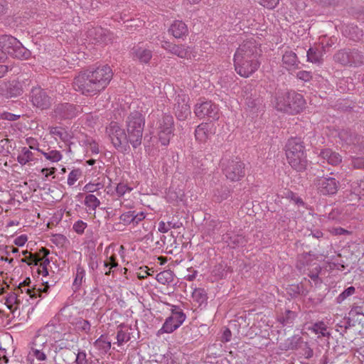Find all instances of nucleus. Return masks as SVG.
<instances>
[{
	"mask_svg": "<svg viewBox=\"0 0 364 364\" xmlns=\"http://www.w3.org/2000/svg\"><path fill=\"white\" fill-rule=\"evenodd\" d=\"M113 76L107 65L90 68L77 75L73 80L75 90L85 95H93L104 90Z\"/></svg>",
	"mask_w": 364,
	"mask_h": 364,
	"instance_id": "1",
	"label": "nucleus"
},
{
	"mask_svg": "<svg viewBox=\"0 0 364 364\" xmlns=\"http://www.w3.org/2000/svg\"><path fill=\"white\" fill-rule=\"evenodd\" d=\"M261 50L254 41H247L240 45L234 55L236 73L243 77H248L256 72L260 63L258 60Z\"/></svg>",
	"mask_w": 364,
	"mask_h": 364,
	"instance_id": "2",
	"label": "nucleus"
},
{
	"mask_svg": "<svg viewBox=\"0 0 364 364\" xmlns=\"http://www.w3.org/2000/svg\"><path fill=\"white\" fill-rule=\"evenodd\" d=\"M286 156L289 165L297 171H304L308 164L305 146L301 138H291L286 144Z\"/></svg>",
	"mask_w": 364,
	"mask_h": 364,
	"instance_id": "3",
	"label": "nucleus"
},
{
	"mask_svg": "<svg viewBox=\"0 0 364 364\" xmlns=\"http://www.w3.org/2000/svg\"><path fill=\"white\" fill-rule=\"evenodd\" d=\"M274 105L278 111L294 114L302 111L305 100L302 95L291 90L278 94L275 97Z\"/></svg>",
	"mask_w": 364,
	"mask_h": 364,
	"instance_id": "4",
	"label": "nucleus"
},
{
	"mask_svg": "<svg viewBox=\"0 0 364 364\" xmlns=\"http://www.w3.org/2000/svg\"><path fill=\"white\" fill-rule=\"evenodd\" d=\"M145 119L142 114L135 111L127 117L126 120V134L128 141L134 149L141 144Z\"/></svg>",
	"mask_w": 364,
	"mask_h": 364,
	"instance_id": "5",
	"label": "nucleus"
},
{
	"mask_svg": "<svg viewBox=\"0 0 364 364\" xmlns=\"http://www.w3.org/2000/svg\"><path fill=\"white\" fill-rule=\"evenodd\" d=\"M33 80L27 74L17 79L4 82L0 85V95L9 99L21 95L32 85Z\"/></svg>",
	"mask_w": 364,
	"mask_h": 364,
	"instance_id": "6",
	"label": "nucleus"
},
{
	"mask_svg": "<svg viewBox=\"0 0 364 364\" xmlns=\"http://www.w3.org/2000/svg\"><path fill=\"white\" fill-rule=\"evenodd\" d=\"M335 63L349 68H358L364 65V50L343 48L333 55Z\"/></svg>",
	"mask_w": 364,
	"mask_h": 364,
	"instance_id": "7",
	"label": "nucleus"
},
{
	"mask_svg": "<svg viewBox=\"0 0 364 364\" xmlns=\"http://www.w3.org/2000/svg\"><path fill=\"white\" fill-rule=\"evenodd\" d=\"M0 47L4 52L20 60L28 59L31 51L25 48L21 42L11 36L4 35L0 37Z\"/></svg>",
	"mask_w": 364,
	"mask_h": 364,
	"instance_id": "8",
	"label": "nucleus"
},
{
	"mask_svg": "<svg viewBox=\"0 0 364 364\" xmlns=\"http://www.w3.org/2000/svg\"><path fill=\"white\" fill-rule=\"evenodd\" d=\"M107 133L113 146L119 151L127 153L129 150V141L124 129H122L117 122H111L107 127Z\"/></svg>",
	"mask_w": 364,
	"mask_h": 364,
	"instance_id": "9",
	"label": "nucleus"
},
{
	"mask_svg": "<svg viewBox=\"0 0 364 364\" xmlns=\"http://www.w3.org/2000/svg\"><path fill=\"white\" fill-rule=\"evenodd\" d=\"M222 166L224 174L231 181H239L245 176V164L237 157L224 160Z\"/></svg>",
	"mask_w": 364,
	"mask_h": 364,
	"instance_id": "10",
	"label": "nucleus"
},
{
	"mask_svg": "<svg viewBox=\"0 0 364 364\" xmlns=\"http://www.w3.org/2000/svg\"><path fill=\"white\" fill-rule=\"evenodd\" d=\"M80 106L69 102L59 103L55 106L53 117L57 119H73L81 112Z\"/></svg>",
	"mask_w": 364,
	"mask_h": 364,
	"instance_id": "11",
	"label": "nucleus"
},
{
	"mask_svg": "<svg viewBox=\"0 0 364 364\" xmlns=\"http://www.w3.org/2000/svg\"><path fill=\"white\" fill-rule=\"evenodd\" d=\"M29 98L32 105L41 109H47L52 105L51 97L47 92L41 87H33L31 88Z\"/></svg>",
	"mask_w": 364,
	"mask_h": 364,
	"instance_id": "12",
	"label": "nucleus"
},
{
	"mask_svg": "<svg viewBox=\"0 0 364 364\" xmlns=\"http://www.w3.org/2000/svg\"><path fill=\"white\" fill-rule=\"evenodd\" d=\"M194 112L199 118L206 117L210 121L219 119V109L218 106L211 101H205L196 104Z\"/></svg>",
	"mask_w": 364,
	"mask_h": 364,
	"instance_id": "13",
	"label": "nucleus"
},
{
	"mask_svg": "<svg viewBox=\"0 0 364 364\" xmlns=\"http://www.w3.org/2000/svg\"><path fill=\"white\" fill-rule=\"evenodd\" d=\"M55 324L49 322L44 327L40 328L33 339L31 349L45 350L48 346L49 334L55 331Z\"/></svg>",
	"mask_w": 364,
	"mask_h": 364,
	"instance_id": "14",
	"label": "nucleus"
},
{
	"mask_svg": "<svg viewBox=\"0 0 364 364\" xmlns=\"http://www.w3.org/2000/svg\"><path fill=\"white\" fill-rule=\"evenodd\" d=\"M339 182L334 178H319L316 179V185L318 192L322 195H334L337 193Z\"/></svg>",
	"mask_w": 364,
	"mask_h": 364,
	"instance_id": "15",
	"label": "nucleus"
},
{
	"mask_svg": "<svg viewBox=\"0 0 364 364\" xmlns=\"http://www.w3.org/2000/svg\"><path fill=\"white\" fill-rule=\"evenodd\" d=\"M173 110L176 118L183 121L190 115L191 108L188 103V97L185 95H178L175 99Z\"/></svg>",
	"mask_w": 364,
	"mask_h": 364,
	"instance_id": "16",
	"label": "nucleus"
},
{
	"mask_svg": "<svg viewBox=\"0 0 364 364\" xmlns=\"http://www.w3.org/2000/svg\"><path fill=\"white\" fill-rule=\"evenodd\" d=\"M174 316H168L159 332L170 333L176 330L185 321L186 316L184 313H174Z\"/></svg>",
	"mask_w": 364,
	"mask_h": 364,
	"instance_id": "17",
	"label": "nucleus"
},
{
	"mask_svg": "<svg viewBox=\"0 0 364 364\" xmlns=\"http://www.w3.org/2000/svg\"><path fill=\"white\" fill-rule=\"evenodd\" d=\"M161 48L173 55L181 58H187L191 53V49L184 45H176L166 40L161 41Z\"/></svg>",
	"mask_w": 364,
	"mask_h": 364,
	"instance_id": "18",
	"label": "nucleus"
},
{
	"mask_svg": "<svg viewBox=\"0 0 364 364\" xmlns=\"http://www.w3.org/2000/svg\"><path fill=\"white\" fill-rule=\"evenodd\" d=\"M88 36L97 43L107 44L112 41L113 33L102 27H95L88 30Z\"/></svg>",
	"mask_w": 364,
	"mask_h": 364,
	"instance_id": "19",
	"label": "nucleus"
},
{
	"mask_svg": "<svg viewBox=\"0 0 364 364\" xmlns=\"http://www.w3.org/2000/svg\"><path fill=\"white\" fill-rule=\"evenodd\" d=\"M131 55L134 60H138L143 63H148L152 58V50L139 43L133 47Z\"/></svg>",
	"mask_w": 364,
	"mask_h": 364,
	"instance_id": "20",
	"label": "nucleus"
},
{
	"mask_svg": "<svg viewBox=\"0 0 364 364\" xmlns=\"http://www.w3.org/2000/svg\"><path fill=\"white\" fill-rule=\"evenodd\" d=\"M222 240L231 248L244 246L247 242L244 236L233 232H226L223 235Z\"/></svg>",
	"mask_w": 364,
	"mask_h": 364,
	"instance_id": "21",
	"label": "nucleus"
},
{
	"mask_svg": "<svg viewBox=\"0 0 364 364\" xmlns=\"http://www.w3.org/2000/svg\"><path fill=\"white\" fill-rule=\"evenodd\" d=\"M145 218V214L143 212L136 213L135 210H129L122 214L119 217L121 221L126 225L133 224L137 225Z\"/></svg>",
	"mask_w": 364,
	"mask_h": 364,
	"instance_id": "22",
	"label": "nucleus"
},
{
	"mask_svg": "<svg viewBox=\"0 0 364 364\" xmlns=\"http://www.w3.org/2000/svg\"><path fill=\"white\" fill-rule=\"evenodd\" d=\"M343 33L345 36L354 41H362L364 36L363 28H359L357 25L354 24H348L344 26Z\"/></svg>",
	"mask_w": 364,
	"mask_h": 364,
	"instance_id": "23",
	"label": "nucleus"
},
{
	"mask_svg": "<svg viewBox=\"0 0 364 364\" xmlns=\"http://www.w3.org/2000/svg\"><path fill=\"white\" fill-rule=\"evenodd\" d=\"M213 125L210 123H202L199 124L195 130L196 139L200 142H205L211 135L213 132Z\"/></svg>",
	"mask_w": 364,
	"mask_h": 364,
	"instance_id": "24",
	"label": "nucleus"
},
{
	"mask_svg": "<svg viewBox=\"0 0 364 364\" xmlns=\"http://www.w3.org/2000/svg\"><path fill=\"white\" fill-rule=\"evenodd\" d=\"M168 32L176 38H182L188 33L186 24L182 21H175L170 26Z\"/></svg>",
	"mask_w": 364,
	"mask_h": 364,
	"instance_id": "25",
	"label": "nucleus"
},
{
	"mask_svg": "<svg viewBox=\"0 0 364 364\" xmlns=\"http://www.w3.org/2000/svg\"><path fill=\"white\" fill-rule=\"evenodd\" d=\"M349 201H358L360 199V196L364 195V181H357L350 184V190Z\"/></svg>",
	"mask_w": 364,
	"mask_h": 364,
	"instance_id": "26",
	"label": "nucleus"
},
{
	"mask_svg": "<svg viewBox=\"0 0 364 364\" xmlns=\"http://www.w3.org/2000/svg\"><path fill=\"white\" fill-rule=\"evenodd\" d=\"M72 355L75 356L76 364H100L99 359L91 353L87 354L84 350H79L77 354L73 353Z\"/></svg>",
	"mask_w": 364,
	"mask_h": 364,
	"instance_id": "27",
	"label": "nucleus"
},
{
	"mask_svg": "<svg viewBox=\"0 0 364 364\" xmlns=\"http://www.w3.org/2000/svg\"><path fill=\"white\" fill-rule=\"evenodd\" d=\"M320 156L326 160L328 164L333 165V166H337L342 161L341 156L335 151H333L330 149H326L321 151Z\"/></svg>",
	"mask_w": 364,
	"mask_h": 364,
	"instance_id": "28",
	"label": "nucleus"
},
{
	"mask_svg": "<svg viewBox=\"0 0 364 364\" xmlns=\"http://www.w3.org/2000/svg\"><path fill=\"white\" fill-rule=\"evenodd\" d=\"M282 62L289 69L296 68L299 63L296 53L291 50L285 52L282 57Z\"/></svg>",
	"mask_w": 364,
	"mask_h": 364,
	"instance_id": "29",
	"label": "nucleus"
},
{
	"mask_svg": "<svg viewBox=\"0 0 364 364\" xmlns=\"http://www.w3.org/2000/svg\"><path fill=\"white\" fill-rule=\"evenodd\" d=\"M232 272V269L230 267H228L226 264L220 263L214 267L212 274L218 279H223L228 276V273Z\"/></svg>",
	"mask_w": 364,
	"mask_h": 364,
	"instance_id": "30",
	"label": "nucleus"
},
{
	"mask_svg": "<svg viewBox=\"0 0 364 364\" xmlns=\"http://www.w3.org/2000/svg\"><path fill=\"white\" fill-rule=\"evenodd\" d=\"M287 291L292 298L297 297L299 295L306 296L309 292V291L304 287V285L301 283L288 285L287 287Z\"/></svg>",
	"mask_w": 364,
	"mask_h": 364,
	"instance_id": "31",
	"label": "nucleus"
},
{
	"mask_svg": "<svg viewBox=\"0 0 364 364\" xmlns=\"http://www.w3.org/2000/svg\"><path fill=\"white\" fill-rule=\"evenodd\" d=\"M34 160L33 153L26 147H22L20 153L17 156V161L21 165L24 166L27 163Z\"/></svg>",
	"mask_w": 364,
	"mask_h": 364,
	"instance_id": "32",
	"label": "nucleus"
},
{
	"mask_svg": "<svg viewBox=\"0 0 364 364\" xmlns=\"http://www.w3.org/2000/svg\"><path fill=\"white\" fill-rule=\"evenodd\" d=\"M230 196V191L228 187L221 186L214 190L213 199L215 202L221 203Z\"/></svg>",
	"mask_w": 364,
	"mask_h": 364,
	"instance_id": "33",
	"label": "nucleus"
},
{
	"mask_svg": "<svg viewBox=\"0 0 364 364\" xmlns=\"http://www.w3.org/2000/svg\"><path fill=\"white\" fill-rule=\"evenodd\" d=\"M158 129H166L173 132L174 123L173 117L171 114H164L159 122Z\"/></svg>",
	"mask_w": 364,
	"mask_h": 364,
	"instance_id": "34",
	"label": "nucleus"
},
{
	"mask_svg": "<svg viewBox=\"0 0 364 364\" xmlns=\"http://www.w3.org/2000/svg\"><path fill=\"white\" fill-rule=\"evenodd\" d=\"M302 343V338L299 336H293L288 338L284 343V349L288 350H296L300 347Z\"/></svg>",
	"mask_w": 364,
	"mask_h": 364,
	"instance_id": "35",
	"label": "nucleus"
},
{
	"mask_svg": "<svg viewBox=\"0 0 364 364\" xmlns=\"http://www.w3.org/2000/svg\"><path fill=\"white\" fill-rule=\"evenodd\" d=\"M124 328H127L124 324H121L118 326L117 340L119 346L130 340V333L127 332L128 329L124 330Z\"/></svg>",
	"mask_w": 364,
	"mask_h": 364,
	"instance_id": "36",
	"label": "nucleus"
},
{
	"mask_svg": "<svg viewBox=\"0 0 364 364\" xmlns=\"http://www.w3.org/2000/svg\"><path fill=\"white\" fill-rule=\"evenodd\" d=\"M192 297L194 301L197 302L200 306L206 302L208 299L207 294L203 289H196L193 294Z\"/></svg>",
	"mask_w": 364,
	"mask_h": 364,
	"instance_id": "37",
	"label": "nucleus"
},
{
	"mask_svg": "<svg viewBox=\"0 0 364 364\" xmlns=\"http://www.w3.org/2000/svg\"><path fill=\"white\" fill-rule=\"evenodd\" d=\"M307 59L308 61L314 63H321L322 62V54L316 48H311L307 51Z\"/></svg>",
	"mask_w": 364,
	"mask_h": 364,
	"instance_id": "38",
	"label": "nucleus"
},
{
	"mask_svg": "<svg viewBox=\"0 0 364 364\" xmlns=\"http://www.w3.org/2000/svg\"><path fill=\"white\" fill-rule=\"evenodd\" d=\"M75 329L78 332L89 333L91 329L90 323L82 318H78L75 323Z\"/></svg>",
	"mask_w": 364,
	"mask_h": 364,
	"instance_id": "39",
	"label": "nucleus"
},
{
	"mask_svg": "<svg viewBox=\"0 0 364 364\" xmlns=\"http://www.w3.org/2000/svg\"><path fill=\"white\" fill-rule=\"evenodd\" d=\"M84 203L92 210H95L96 208L100 205V201L95 196L92 194H88L85 198Z\"/></svg>",
	"mask_w": 364,
	"mask_h": 364,
	"instance_id": "40",
	"label": "nucleus"
},
{
	"mask_svg": "<svg viewBox=\"0 0 364 364\" xmlns=\"http://www.w3.org/2000/svg\"><path fill=\"white\" fill-rule=\"evenodd\" d=\"M296 316V312L290 310H286L285 313L278 318V321L283 325H288L293 323Z\"/></svg>",
	"mask_w": 364,
	"mask_h": 364,
	"instance_id": "41",
	"label": "nucleus"
},
{
	"mask_svg": "<svg viewBox=\"0 0 364 364\" xmlns=\"http://www.w3.org/2000/svg\"><path fill=\"white\" fill-rule=\"evenodd\" d=\"M158 135L161 144L166 146L169 144L171 136H173V132L166 129H159Z\"/></svg>",
	"mask_w": 364,
	"mask_h": 364,
	"instance_id": "42",
	"label": "nucleus"
},
{
	"mask_svg": "<svg viewBox=\"0 0 364 364\" xmlns=\"http://www.w3.org/2000/svg\"><path fill=\"white\" fill-rule=\"evenodd\" d=\"M182 226L181 223L168 221L167 223L161 221L159 224V231L163 233L167 232L171 228H179Z\"/></svg>",
	"mask_w": 364,
	"mask_h": 364,
	"instance_id": "43",
	"label": "nucleus"
},
{
	"mask_svg": "<svg viewBox=\"0 0 364 364\" xmlns=\"http://www.w3.org/2000/svg\"><path fill=\"white\" fill-rule=\"evenodd\" d=\"M21 262L26 263L28 265L37 266L40 262V253H29V255L22 258Z\"/></svg>",
	"mask_w": 364,
	"mask_h": 364,
	"instance_id": "44",
	"label": "nucleus"
},
{
	"mask_svg": "<svg viewBox=\"0 0 364 364\" xmlns=\"http://www.w3.org/2000/svg\"><path fill=\"white\" fill-rule=\"evenodd\" d=\"M43 284L45 285V287L43 289H27L26 294H28L31 298H37L38 296H41V294L47 292L48 289L49 288L48 282H43Z\"/></svg>",
	"mask_w": 364,
	"mask_h": 364,
	"instance_id": "45",
	"label": "nucleus"
},
{
	"mask_svg": "<svg viewBox=\"0 0 364 364\" xmlns=\"http://www.w3.org/2000/svg\"><path fill=\"white\" fill-rule=\"evenodd\" d=\"M94 346L99 350H103L105 353H107L111 348V343L105 340L104 336H101L98 339H97Z\"/></svg>",
	"mask_w": 364,
	"mask_h": 364,
	"instance_id": "46",
	"label": "nucleus"
},
{
	"mask_svg": "<svg viewBox=\"0 0 364 364\" xmlns=\"http://www.w3.org/2000/svg\"><path fill=\"white\" fill-rule=\"evenodd\" d=\"M85 271L82 267H81L80 264L77 266V270H76V276L73 282V287H75L76 289H78L80 285L82 284V279L85 277Z\"/></svg>",
	"mask_w": 364,
	"mask_h": 364,
	"instance_id": "47",
	"label": "nucleus"
},
{
	"mask_svg": "<svg viewBox=\"0 0 364 364\" xmlns=\"http://www.w3.org/2000/svg\"><path fill=\"white\" fill-rule=\"evenodd\" d=\"M38 253H40L39 266L41 267H47L50 262V259L48 258V255L50 254L49 250L46 247H42Z\"/></svg>",
	"mask_w": 364,
	"mask_h": 364,
	"instance_id": "48",
	"label": "nucleus"
},
{
	"mask_svg": "<svg viewBox=\"0 0 364 364\" xmlns=\"http://www.w3.org/2000/svg\"><path fill=\"white\" fill-rule=\"evenodd\" d=\"M105 267H109V270L105 272V275L109 276L111 274V270L118 266L117 256L113 254L107 260L104 262Z\"/></svg>",
	"mask_w": 364,
	"mask_h": 364,
	"instance_id": "49",
	"label": "nucleus"
},
{
	"mask_svg": "<svg viewBox=\"0 0 364 364\" xmlns=\"http://www.w3.org/2000/svg\"><path fill=\"white\" fill-rule=\"evenodd\" d=\"M312 330L317 334L322 336H329L330 333L327 332V327L323 321L317 322L313 324Z\"/></svg>",
	"mask_w": 364,
	"mask_h": 364,
	"instance_id": "50",
	"label": "nucleus"
},
{
	"mask_svg": "<svg viewBox=\"0 0 364 364\" xmlns=\"http://www.w3.org/2000/svg\"><path fill=\"white\" fill-rule=\"evenodd\" d=\"M41 152L46 159L53 162H58L62 159V154L57 150H52L48 152H45L41 150Z\"/></svg>",
	"mask_w": 364,
	"mask_h": 364,
	"instance_id": "51",
	"label": "nucleus"
},
{
	"mask_svg": "<svg viewBox=\"0 0 364 364\" xmlns=\"http://www.w3.org/2000/svg\"><path fill=\"white\" fill-rule=\"evenodd\" d=\"M355 292V288L353 286L348 287L341 292L336 299L337 304H341L348 297L353 295Z\"/></svg>",
	"mask_w": 364,
	"mask_h": 364,
	"instance_id": "52",
	"label": "nucleus"
},
{
	"mask_svg": "<svg viewBox=\"0 0 364 364\" xmlns=\"http://www.w3.org/2000/svg\"><path fill=\"white\" fill-rule=\"evenodd\" d=\"M350 166L355 169L364 170V156L352 157Z\"/></svg>",
	"mask_w": 364,
	"mask_h": 364,
	"instance_id": "53",
	"label": "nucleus"
},
{
	"mask_svg": "<svg viewBox=\"0 0 364 364\" xmlns=\"http://www.w3.org/2000/svg\"><path fill=\"white\" fill-rule=\"evenodd\" d=\"M80 176L81 171L80 169L73 170L68 175V184L69 186H73Z\"/></svg>",
	"mask_w": 364,
	"mask_h": 364,
	"instance_id": "54",
	"label": "nucleus"
},
{
	"mask_svg": "<svg viewBox=\"0 0 364 364\" xmlns=\"http://www.w3.org/2000/svg\"><path fill=\"white\" fill-rule=\"evenodd\" d=\"M258 2L268 9H273L279 4V0H259Z\"/></svg>",
	"mask_w": 364,
	"mask_h": 364,
	"instance_id": "55",
	"label": "nucleus"
},
{
	"mask_svg": "<svg viewBox=\"0 0 364 364\" xmlns=\"http://www.w3.org/2000/svg\"><path fill=\"white\" fill-rule=\"evenodd\" d=\"M87 227V223L82 220H77L73 225V230L78 234H82Z\"/></svg>",
	"mask_w": 364,
	"mask_h": 364,
	"instance_id": "56",
	"label": "nucleus"
},
{
	"mask_svg": "<svg viewBox=\"0 0 364 364\" xmlns=\"http://www.w3.org/2000/svg\"><path fill=\"white\" fill-rule=\"evenodd\" d=\"M296 76L299 79L305 82L309 81L312 78L311 73L306 70L298 72Z\"/></svg>",
	"mask_w": 364,
	"mask_h": 364,
	"instance_id": "57",
	"label": "nucleus"
},
{
	"mask_svg": "<svg viewBox=\"0 0 364 364\" xmlns=\"http://www.w3.org/2000/svg\"><path fill=\"white\" fill-rule=\"evenodd\" d=\"M33 352V355L38 360H45L47 358L46 354L44 350L41 349H31Z\"/></svg>",
	"mask_w": 364,
	"mask_h": 364,
	"instance_id": "58",
	"label": "nucleus"
},
{
	"mask_svg": "<svg viewBox=\"0 0 364 364\" xmlns=\"http://www.w3.org/2000/svg\"><path fill=\"white\" fill-rule=\"evenodd\" d=\"M167 276L171 277V274L168 272H160L156 276V279L159 282H161L162 284H165L166 282H168V278Z\"/></svg>",
	"mask_w": 364,
	"mask_h": 364,
	"instance_id": "59",
	"label": "nucleus"
},
{
	"mask_svg": "<svg viewBox=\"0 0 364 364\" xmlns=\"http://www.w3.org/2000/svg\"><path fill=\"white\" fill-rule=\"evenodd\" d=\"M26 144L31 149H36L40 152L41 151V150L38 148V143L36 139L32 137L27 138Z\"/></svg>",
	"mask_w": 364,
	"mask_h": 364,
	"instance_id": "60",
	"label": "nucleus"
},
{
	"mask_svg": "<svg viewBox=\"0 0 364 364\" xmlns=\"http://www.w3.org/2000/svg\"><path fill=\"white\" fill-rule=\"evenodd\" d=\"M100 186V183H97V184L87 183L84 186L83 190L87 193H93L100 188H99Z\"/></svg>",
	"mask_w": 364,
	"mask_h": 364,
	"instance_id": "61",
	"label": "nucleus"
},
{
	"mask_svg": "<svg viewBox=\"0 0 364 364\" xmlns=\"http://www.w3.org/2000/svg\"><path fill=\"white\" fill-rule=\"evenodd\" d=\"M1 118L9 121H16L20 118V115L14 114L10 112H4L1 114Z\"/></svg>",
	"mask_w": 364,
	"mask_h": 364,
	"instance_id": "62",
	"label": "nucleus"
},
{
	"mask_svg": "<svg viewBox=\"0 0 364 364\" xmlns=\"http://www.w3.org/2000/svg\"><path fill=\"white\" fill-rule=\"evenodd\" d=\"M19 296H20V295H19L18 292L11 294L6 299V302L19 304L20 303Z\"/></svg>",
	"mask_w": 364,
	"mask_h": 364,
	"instance_id": "63",
	"label": "nucleus"
},
{
	"mask_svg": "<svg viewBox=\"0 0 364 364\" xmlns=\"http://www.w3.org/2000/svg\"><path fill=\"white\" fill-rule=\"evenodd\" d=\"M27 241V236L21 235L14 240V244L17 246H23Z\"/></svg>",
	"mask_w": 364,
	"mask_h": 364,
	"instance_id": "64",
	"label": "nucleus"
}]
</instances>
